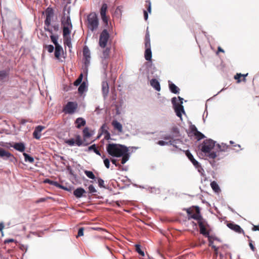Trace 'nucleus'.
<instances>
[{
  "label": "nucleus",
  "mask_w": 259,
  "mask_h": 259,
  "mask_svg": "<svg viewBox=\"0 0 259 259\" xmlns=\"http://www.w3.org/2000/svg\"><path fill=\"white\" fill-rule=\"evenodd\" d=\"M106 150L110 155L116 157H121L128 152V149L126 146L114 143L108 144L106 146Z\"/></svg>",
  "instance_id": "1"
},
{
  "label": "nucleus",
  "mask_w": 259,
  "mask_h": 259,
  "mask_svg": "<svg viewBox=\"0 0 259 259\" xmlns=\"http://www.w3.org/2000/svg\"><path fill=\"white\" fill-rule=\"evenodd\" d=\"M215 141L210 139H206L199 146V148L203 153L208 154L209 158L214 159L217 157L216 152H210V151L215 147Z\"/></svg>",
  "instance_id": "2"
},
{
  "label": "nucleus",
  "mask_w": 259,
  "mask_h": 259,
  "mask_svg": "<svg viewBox=\"0 0 259 259\" xmlns=\"http://www.w3.org/2000/svg\"><path fill=\"white\" fill-rule=\"evenodd\" d=\"M184 99L179 96L178 98L173 97L171 99V103L173 105L175 112L177 116L182 118L183 113H185L184 106H183Z\"/></svg>",
  "instance_id": "3"
},
{
  "label": "nucleus",
  "mask_w": 259,
  "mask_h": 259,
  "mask_svg": "<svg viewBox=\"0 0 259 259\" xmlns=\"http://www.w3.org/2000/svg\"><path fill=\"white\" fill-rule=\"evenodd\" d=\"M61 24L63 25V35H69L71 33V30L72 28L69 12H68V15L64 16L61 19Z\"/></svg>",
  "instance_id": "4"
},
{
  "label": "nucleus",
  "mask_w": 259,
  "mask_h": 259,
  "mask_svg": "<svg viewBox=\"0 0 259 259\" xmlns=\"http://www.w3.org/2000/svg\"><path fill=\"white\" fill-rule=\"evenodd\" d=\"M88 27L92 32L96 30L99 26V20L95 13H90L87 17Z\"/></svg>",
  "instance_id": "5"
},
{
  "label": "nucleus",
  "mask_w": 259,
  "mask_h": 259,
  "mask_svg": "<svg viewBox=\"0 0 259 259\" xmlns=\"http://www.w3.org/2000/svg\"><path fill=\"white\" fill-rule=\"evenodd\" d=\"M145 41V46L146 48L145 58L147 61H150L152 58V51L151 49L150 34L148 31V28L147 29Z\"/></svg>",
  "instance_id": "6"
},
{
  "label": "nucleus",
  "mask_w": 259,
  "mask_h": 259,
  "mask_svg": "<svg viewBox=\"0 0 259 259\" xmlns=\"http://www.w3.org/2000/svg\"><path fill=\"white\" fill-rule=\"evenodd\" d=\"M185 153L186 155L189 159V160L192 163L195 167L197 169L198 171L201 174L203 175L204 172V169L201 167L200 164L194 158L193 155L190 152L189 150L183 151Z\"/></svg>",
  "instance_id": "7"
},
{
  "label": "nucleus",
  "mask_w": 259,
  "mask_h": 259,
  "mask_svg": "<svg viewBox=\"0 0 259 259\" xmlns=\"http://www.w3.org/2000/svg\"><path fill=\"white\" fill-rule=\"evenodd\" d=\"M110 35L107 29H104L100 35L99 45L102 48H104L107 45Z\"/></svg>",
  "instance_id": "8"
},
{
  "label": "nucleus",
  "mask_w": 259,
  "mask_h": 259,
  "mask_svg": "<svg viewBox=\"0 0 259 259\" xmlns=\"http://www.w3.org/2000/svg\"><path fill=\"white\" fill-rule=\"evenodd\" d=\"M77 107V104L75 102H68L63 109V111L65 113L73 114Z\"/></svg>",
  "instance_id": "9"
},
{
  "label": "nucleus",
  "mask_w": 259,
  "mask_h": 259,
  "mask_svg": "<svg viewBox=\"0 0 259 259\" xmlns=\"http://www.w3.org/2000/svg\"><path fill=\"white\" fill-rule=\"evenodd\" d=\"M46 18L45 20V25L50 26L51 25L52 18L54 16V10L52 8H48L46 11Z\"/></svg>",
  "instance_id": "10"
},
{
  "label": "nucleus",
  "mask_w": 259,
  "mask_h": 259,
  "mask_svg": "<svg viewBox=\"0 0 259 259\" xmlns=\"http://www.w3.org/2000/svg\"><path fill=\"white\" fill-rule=\"evenodd\" d=\"M108 8L107 5L104 3L100 10V15L101 16L102 20L106 24H108V19L106 15V11Z\"/></svg>",
  "instance_id": "11"
},
{
  "label": "nucleus",
  "mask_w": 259,
  "mask_h": 259,
  "mask_svg": "<svg viewBox=\"0 0 259 259\" xmlns=\"http://www.w3.org/2000/svg\"><path fill=\"white\" fill-rule=\"evenodd\" d=\"M45 128V127L42 125H38L36 126L33 133V138L36 140L40 139L41 137V132Z\"/></svg>",
  "instance_id": "12"
},
{
  "label": "nucleus",
  "mask_w": 259,
  "mask_h": 259,
  "mask_svg": "<svg viewBox=\"0 0 259 259\" xmlns=\"http://www.w3.org/2000/svg\"><path fill=\"white\" fill-rule=\"evenodd\" d=\"M227 226L229 228L235 231L237 233H244V231L238 225L230 223H228Z\"/></svg>",
  "instance_id": "13"
},
{
  "label": "nucleus",
  "mask_w": 259,
  "mask_h": 259,
  "mask_svg": "<svg viewBox=\"0 0 259 259\" xmlns=\"http://www.w3.org/2000/svg\"><path fill=\"white\" fill-rule=\"evenodd\" d=\"M85 193V190L81 187L77 188L73 191V195L77 198L84 196V194Z\"/></svg>",
  "instance_id": "14"
},
{
  "label": "nucleus",
  "mask_w": 259,
  "mask_h": 259,
  "mask_svg": "<svg viewBox=\"0 0 259 259\" xmlns=\"http://www.w3.org/2000/svg\"><path fill=\"white\" fill-rule=\"evenodd\" d=\"M102 91L103 97L105 99L109 93V85L107 81H103L102 82Z\"/></svg>",
  "instance_id": "15"
},
{
  "label": "nucleus",
  "mask_w": 259,
  "mask_h": 259,
  "mask_svg": "<svg viewBox=\"0 0 259 259\" xmlns=\"http://www.w3.org/2000/svg\"><path fill=\"white\" fill-rule=\"evenodd\" d=\"M150 85L157 91H160L161 88L159 82L156 79L153 78L150 80Z\"/></svg>",
  "instance_id": "16"
},
{
  "label": "nucleus",
  "mask_w": 259,
  "mask_h": 259,
  "mask_svg": "<svg viewBox=\"0 0 259 259\" xmlns=\"http://www.w3.org/2000/svg\"><path fill=\"white\" fill-rule=\"evenodd\" d=\"M91 58H83V65L82 66V69L84 73L87 74L88 72V68L90 64Z\"/></svg>",
  "instance_id": "17"
},
{
  "label": "nucleus",
  "mask_w": 259,
  "mask_h": 259,
  "mask_svg": "<svg viewBox=\"0 0 259 259\" xmlns=\"http://www.w3.org/2000/svg\"><path fill=\"white\" fill-rule=\"evenodd\" d=\"M169 83V88L170 92L175 94H177L179 93L180 89L174 83L168 81Z\"/></svg>",
  "instance_id": "18"
},
{
  "label": "nucleus",
  "mask_w": 259,
  "mask_h": 259,
  "mask_svg": "<svg viewBox=\"0 0 259 259\" xmlns=\"http://www.w3.org/2000/svg\"><path fill=\"white\" fill-rule=\"evenodd\" d=\"M63 52V50L62 46L60 45L56 46L55 49V56L59 60L61 53Z\"/></svg>",
  "instance_id": "19"
},
{
  "label": "nucleus",
  "mask_w": 259,
  "mask_h": 259,
  "mask_svg": "<svg viewBox=\"0 0 259 259\" xmlns=\"http://www.w3.org/2000/svg\"><path fill=\"white\" fill-rule=\"evenodd\" d=\"M64 38V44L65 46H67L69 49L72 48V42H71V38L69 35H63Z\"/></svg>",
  "instance_id": "20"
},
{
  "label": "nucleus",
  "mask_w": 259,
  "mask_h": 259,
  "mask_svg": "<svg viewBox=\"0 0 259 259\" xmlns=\"http://www.w3.org/2000/svg\"><path fill=\"white\" fill-rule=\"evenodd\" d=\"M112 125L114 128L117 130L119 132L121 133L122 132V124L116 120H114L112 122Z\"/></svg>",
  "instance_id": "21"
},
{
  "label": "nucleus",
  "mask_w": 259,
  "mask_h": 259,
  "mask_svg": "<svg viewBox=\"0 0 259 259\" xmlns=\"http://www.w3.org/2000/svg\"><path fill=\"white\" fill-rule=\"evenodd\" d=\"M75 123L77 124L76 127L79 128L81 126L85 125L86 121L83 118L78 117L76 119Z\"/></svg>",
  "instance_id": "22"
},
{
  "label": "nucleus",
  "mask_w": 259,
  "mask_h": 259,
  "mask_svg": "<svg viewBox=\"0 0 259 259\" xmlns=\"http://www.w3.org/2000/svg\"><path fill=\"white\" fill-rule=\"evenodd\" d=\"M87 90V86L86 85L85 82L83 81L81 83L80 86L78 88V93L80 95L82 94L84 92Z\"/></svg>",
  "instance_id": "23"
},
{
  "label": "nucleus",
  "mask_w": 259,
  "mask_h": 259,
  "mask_svg": "<svg viewBox=\"0 0 259 259\" xmlns=\"http://www.w3.org/2000/svg\"><path fill=\"white\" fill-rule=\"evenodd\" d=\"M23 155L24 157V160L26 162L33 163L34 161V158L28 154L23 152Z\"/></svg>",
  "instance_id": "24"
},
{
  "label": "nucleus",
  "mask_w": 259,
  "mask_h": 259,
  "mask_svg": "<svg viewBox=\"0 0 259 259\" xmlns=\"http://www.w3.org/2000/svg\"><path fill=\"white\" fill-rule=\"evenodd\" d=\"M83 58H91L90 51L87 46H84L83 49Z\"/></svg>",
  "instance_id": "25"
},
{
  "label": "nucleus",
  "mask_w": 259,
  "mask_h": 259,
  "mask_svg": "<svg viewBox=\"0 0 259 259\" xmlns=\"http://www.w3.org/2000/svg\"><path fill=\"white\" fill-rule=\"evenodd\" d=\"M210 186L212 190L215 192H219L220 191V187L216 182L213 181L211 182Z\"/></svg>",
  "instance_id": "26"
},
{
  "label": "nucleus",
  "mask_w": 259,
  "mask_h": 259,
  "mask_svg": "<svg viewBox=\"0 0 259 259\" xmlns=\"http://www.w3.org/2000/svg\"><path fill=\"white\" fill-rule=\"evenodd\" d=\"M83 135L84 140L86 138H90L92 136V134L89 132V128L88 127H86L83 129Z\"/></svg>",
  "instance_id": "27"
},
{
  "label": "nucleus",
  "mask_w": 259,
  "mask_h": 259,
  "mask_svg": "<svg viewBox=\"0 0 259 259\" xmlns=\"http://www.w3.org/2000/svg\"><path fill=\"white\" fill-rule=\"evenodd\" d=\"M217 146L220 151H226L228 148L229 146L226 144L222 143L221 144H218Z\"/></svg>",
  "instance_id": "28"
},
{
  "label": "nucleus",
  "mask_w": 259,
  "mask_h": 259,
  "mask_svg": "<svg viewBox=\"0 0 259 259\" xmlns=\"http://www.w3.org/2000/svg\"><path fill=\"white\" fill-rule=\"evenodd\" d=\"M11 156L10 152L5 150L3 148H0V157L9 158Z\"/></svg>",
  "instance_id": "29"
},
{
  "label": "nucleus",
  "mask_w": 259,
  "mask_h": 259,
  "mask_svg": "<svg viewBox=\"0 0 259 259\" xmlns=\"http://www.w3.org/2000/svg\"><path fill=\"white\" fill-rule=\"evenodd\" d=\"M121 157V164H124L128 160L130 157V153L127 152L122 155Z\"/></svg>",
  "instance_id": "30"
},
{
  "label": "nucleus",
  "mask_w": 259,
  "mask_h": 259,
  "mask_svg": "<svg viewBox=\"0 0 259 259\" xmlns=\"http://www.w3.org/2000/svg\"><path fill=\"white\" fill-rule=\"evenodd\" d=\"M89 151L93 150L97 155H98L99 156L101 155V154L99 150H98L96 147V144H93L88 148Z\"/></svg>",
  "instance_id": "31"
},
{
  "label": "nucleus",
  "mask_w": 259,
  "mask_h": 259,
  "mask_svg": "<svg viewBox=\"0 0 259 259\" xmlns=\"http://www.w3.org/2000/svg\"><path fill=\"white\" fill-rule=\"evenodd\" d=\"M200 233L205 236L207 238H209L210 237L209 232L206 231V227L200 228Z\"/></svg>",
  "instance_id": "32"
},
{
  "label": "nucleus",
  "mask_w": 259,
  "mask_h": 259,
  "mask_svg": "<svg viewBox=\"0 0 259 259\" xmlns=\"http://www.w3.org/2000/svg\"><path fill=\"white\" fill-rule=\"evenodd\" d=\"M202 218V216L199 213H198V214H195V213L192 214V213L191 214V215L188 216V219L189 220L191 219H193L194 220L197 221V222H198V220H200Z\"/></svg>",
  "instance_id": "33"
},
{
  "label": "nucleus",
  "mask_w": 259,
  "mask_h": 259,
  "mask_svg": "<svg viewBox=\"0 0 259 259\" xmlns=\"http://www.w3.org/2000/svg\"><path fill=\"white\" fill-rule=\"evenodd\" d=\"M197 223L200 228L206 227L208 225L206 221L203 218H202L200 220H198Z\"/></svg>",
  "instance_id": "34"
},
{
  "label": "nucleus",
  "mask_w": 259,
  "mask_h": 259,
  "mask_svg": "<svg viewBox=\"0 0 259 259\" xmlns=\"http://www.w3.org/2000/svg\"><path fill=\"white\" fill-rule=\"evenodd\" d=\"M110 50L109 48H106L103 52L102 58L103 59H107L109 56Z\"/></svg>",
  "instance_id": "35"
},
{
  "label": "nucleus",
  "mask_w": 259,
  "mask_h": 259,
  "mask_svg": "<svg viewBox=\"0 0 259 259\" xmlns=\"http://www.w3.org/2000/svg\"><path fill=\"white\" fill-rule=\"evenodd\" d=\"M85 175L90 179L95 180L96 179L95 176L92 171L85 170L84 171Z\"/></svg>",
  "instance_id": "36"
},
{
  "label": "nucleus",
  "mask_w": 259,
  "mask_h": 259,
  "mask_svg": "<svg viewBox=\"0 0 259 259\" xmlns=\"http://www.w3.org/2000/svg\"><path fill=\"white\" fill-rule=\"evenodd\" d=\"M25 149V144L23 143H17V151L19 152H24Z\"/></svg>",
  "instance_id": "37"
},
{
  "label": "nucleus",
  "mask_w": 259,
  "mask_h": 259,
  "mask_svg": "<svg viewBox=\"0 0 259 259\" xmlns=\"http://www.w3.org/2000/svg\"><path fill=\"white\" fill-rule=\"evenodd\" d=\"M107 128H108V127H107V125L105 123H104V124H103L101 126L100 129H101V130L102 131V133L103 134H105L108 135V136L109 137L110 136V133L108 131Z\"/></svg>",
  "instance_id": "38"
},
{
  "label": "nucleus",
  "mask_w": 259,
  "mask_h": 259,
  "mask_svg": "<svg viewBox=\"0 0 259 259\" xmlns=\"http://www.w3.org/2000/svg\"><path fill=\"white\" fill-rule=\"evenodd\" d=\"M83 78V74L82 73H81L79 77L77 78V79L75 80V81L74 82L73 84L75 86H78L79 84H81V81Z\"/></svg>",
  "instance_id": "39"
},
{
  "label": "nucleus",
  "mask_w": 259,
  "mask_h": 259,
  "mask_svg": "<svg viewBox=\"0 0 259 259\" xmlns=\"http://www.w3.org/2000/svg\"><path fill=\"white\" fill-rule=\"evenodd\" d=\"M50 38H51L52 41L54 44L55 46L59 45L58 42V36L57 35H51L50 36Z\"/></svg>",
  "instance_id": "40"
},
{
  "label": "nucleus",
  "mask_w": 259,
  "mask_h": 259,
  "mask_svg": "<svg viewBox=\"0 0 259 259\" xmlns=\"http://www.w3.org/2000/svg\"><path fill=\"white\" fill-rule=\"evenodd\" d=\"M136 251L141 255L144 256L145 255V253L144 251H143L141 248V245L140 244H136Z\"/></svg>",
  "instance_id": "41"
},
{
  "label": "nucleus",
  "mask_w": 259,
  "mask_h": 259,
  "mask_svg": "<svg viewBox=\"0 0 259 259\" xmlns=\"http://www.w3.org/2000/svg\"><path fill=\"white\" fill-rule=\"evenodd\" d=\"M75 144L78 146H80L83 145V142L81 139L80 136L79 135H77L76 136L75 139Z\"/></svg>",
  "instance_id": "42"
},
{
  "label": "nucleus",
  "mask_w": 259,
  "mask_h": 259,
  "mask_svg": "<svg viewBox=\"0 0 259 259\" xmlns=\"http://www.w3.org/2000/svg\"><path fill=\"white\" fill-rule=\"evenodd\" d=\"M194 135L196 137L198 140H200L205 138V136L199 131H197V133H194Z\"/></svg>",
  "instance_id": "43"
},
{
  "label": "nucleus",
  "mask_w": 259,
  "mask_h": 259,
  "mask_svg": "<svg viewBox=\"0 0 259 259\" xmlns=\"http://www.w3.org/2000/svg\"><path fill=\"white\" fill-rule=\"evenodd\" d=\"M8 75V73L5 71H0V81H2L5 79Z\"/></svg>",
  "instance_id": "44"
},
{
  "label": "nucleus",
  "mask_w": 259,
  "mask_h": 259,
  "mask_svg": "<svg viewBox=\"0 0 259 259\" xmlns=\"http://www.w3.org/2000/svg\"><path fill=\"white\" fill-rule=\"evenodd\" d=\"M88 190H89V193H90L91 194H94L95 193H96L97 192V190L96 189V188L93 185H90L88 187Z\"/></svg>",
  "instance_id": "45"
},
{
  "label": "nucleus",
  "mask_w": 259,
  "mask_h": 259,
  "mask_svg": "<svg viewBox=\"0 0 259 259\" xmlns=\"http://www.w3.org/2000/svg\"><path fill=\"white\" fill-rule=\"evenodd\" d=\"M65 143L70 146H73L75 144V141L73 138L67 140Z\"/></svg>",
  "instance_id": "46"
},
{
  "label": "nucleus",
  "mask_w": 259,
  "mask_h": 259,
  "mask_svg": "<svg viewBox=\"0 0 259 259\" xmlns=\"http://www.w3.org/2000/svg\"><path fill=\"white\" fill-rule=\"evenodd\" d=\"M98 180V184L100 188H105V186H104V181L101 178H98L97 179Z\"/></svg>",
  "instance_id": "47"
},
{
  "label": "nucleus",
  "mask_w": 259,
  "mask_h": 259,
  "mask_svg": "<svg viewBox=\"0 0 259 259\" xmlns=\"http://www.w3.org/2000/svg\"><path fill=\"white\" fill-rule=\"evenodd\" d=\"M45 48L50 53H52L54 50V47L52 45L46 46Z\"/></svg>",
  "instance_id": "48"
},
{
  "label": "nucleus",
  "mask_w": 259,
  "mask_h": 259,
  "mask_svg": "<svg viewBox=\"0 0 259 259\" xmlns=\"http://www.w3.org/2000/svg\"><path fill=\"white\" fill-rule=\"evenodd\" d=\"M177 141H179V140H172L169 141V145L173 146L174 147L178 148L177 146L176 145L177 144Z\"/></svg>",
  "instance_id": "49"
},
{
  "label": "nucleus",
  "mask_w": 259,
  "mask_h": 259,
  "mask_svg": "<svg viewBox=\"0 0 259 259\" xmlns=\"http://www.w3.org/2000/svg\"><path fill=\"white\" fill-rule=\"evenodd\" d=\"M103 162L105 167L109 168L110 167V160L108 158H105Z\"/></svg>",
  "instance_id": "50"
},
{
  "label": "nucleus",
  "mask_w": 259,
  "mask_h": 259,
  "mask_svg": "<svg viewBox=\"0 0 259 259\" xmlns=\"http://www.w3.org/2000/svg\"><path fill=\"white\" fill-rule=\"evenodd\" d=\"M173 133L175 134V137H178L179 136V130L178 127H174L172 129Z\"/></svg>",
  "instance_id": "51"
},
{
  "label": "nucleus",
  "mask_w": 259,
  "mask_h": 259,
  "mask_svg": "<svg viewBox=\"0 0 259 259\" xmlns=\"http://www.w3.org/2000/svg\"><path fill=\"white\" fill-rule=\"evenodd\" d=\"M150 191L151 193H159L160 192V189L159 188H156L155 187L150 188Z\"/></svg>",
  "instance_id": "52"
},
{
  "label": "nucleus",
  "mask_w": 259,
  "mask_h": 259,
  "mask_svg": "<svg viewBox=\"0 0 259 259\" xmlns=\"http://www.w3.org/2000/svg\"><path fill=\"white\" fill-rule=\"evenodd\" d=\"M157 144H158L160 146H162L168 145H169V141L166 142V141L160 140L157 142Z\"/></svg>",
  "instance_id": "53"
},
{
  "label": "nucleus",
  "mask_w": 259,
  "mask_h": 259,
  "mask_svg": "<svg viewBox=\"0 0 259 259\" xmlns=\"http://www.w3.org/2000/svg\"><path fill=\"white\" fill-rule=\"evenodd\" d=\"M83 228H80L79 229L77 237L82 236L83 235Z\"/></svg>",
  "instance_id": "54"
},
{
  "label": "nucleus",
  "mask_w": 259,
  "mask_h": 259,
  "mask_svg": "<svg viewBox=\"0 0 259 259\" xmlns=\"http://www.w3.org/2000/svg\"><path fill=\"white\" fill-rule=\"evenodd\" d=\"M163 138L165 140H172L174 138V136H172L171 135H166L163 136Z\"/></svg>",
  "instance_id": "55"
},
{
  "label": "nucleus",
  "mask_w": 259,
  "mask_h": 259,
  "mask_svg": "<svg viewBox=\"0 0 259 259\" xmlns=\"http://www.w3.org/2000/svg\"><path fill=\"white\" fill-rule=\"evenodd\" d=\"M191 131L194 134V133H197V128L194 125H192L190 126Z\"/></svg>",
  "instance_id": "56"
},
{
  "label": "nucleus",
  "mask_w": 259,
  "mask_h": 259,
  "mask_svg": "<svg viewBox=\"0 0 259 259\" xmlns=\"http://www.w3.org/2000/svg\"><path fill=\"white\" fill-rule=\"evenodd\" d=\"M116 161H117V160L116 159H111V162L113 164H114L116 166H117L118 167H121V165L120 164H119V163H117L116 162Z\"/></svg>",
  "instance_id": "57"
},
{
  "label": "nucleus",
  "mask_w": 259,
  "mask_h": 259,
  "mask_svg": "<svg viewBox=\"0 0 259 259\" xmlns=\"http://www.w3.org/2000/svg\"><path fill=\"white\" fill-rule=\"evenodd\" d=\"M242 77L241 73H237V74L235 76L234 78L236 79H237V82H240L241 81L240 78Z\"/></svg>",
  "instance_id": "58"
},
{
  "label": "nucleus",
  "mask_w": 259,
  "mask_h": 259,
  "mask_svg": "<svg viewBox=\"0 0 259 259\" xmlns=\"http://www.w3.org/2000/svg\"><path fill=\"white\" fill-rule=\"evenodd\" d=\"M52 27L55 31H58L59 30V25L58 24H55L52 25Z\"/></svg>",
  "instance_id": "59"
},
{
  "label": "nucleus",
  "mask_w": 259,
  "mask_h": 259,
  "mask_svg": "<svg viewBox=\"0 0 259 259\" xmlns=\"http://www.w3.org/2000/svg\"><path fill=\"white\" fill-rule=\"evenodd\" d=\"M249 247H250V249L253 251H254L255 250V248L253 246L252 241L250 240L249 243Z\"/></svg>",
  "instance_id": "60"
},
{
  "label": "nucleus",
  "mask_w": 259,
  "mask_h": 259,
  "mask_svg": "<svg viewBox=\"0 0 259 259\" xmlns=\"http://www.w3.org/2000/svg\"><path fill=\"white\" fill-rule=\"evenodd\" d=\"M53 181L50 180L49 179H46L44 181V183L49 184L52 185Z\"/></svg>",
  "instance_id": "61"
},
{
  "label": "nucleus",
  "mask_w": 259,
  "mask_h": 259,
  "mask_svg": "<svg viewBox=\"0 0 259 259\" xmlns=\"http://www.w3.org/2000/svg\"><path fill=\"white\" fill-rule=\"evenodd\" d=\"M208 239L209 241V246L212 247L213 245V241L211 240V239H212V236H210V237L209 238H208Z\"/></svg>",
  "instance_id": "62"
},
{
  "label": "nucleus",
  "mask_w": 259,
  "mask_h": 259,
  "mask_svg": "<svg viewBox=\"0 0 259 259\" xmlns=\"http://www.w3.org/2000/svg\"><path fill=\"white\" fill-rule=\"evenodd\" d=\"M144 17L145 20H147L148 18V12L145 10L144 11Z\"/></svg>",
  "instance_id": "63"
},
{
  "label": "nucleus",
  "mask_w": 259,
  "mask_h": 259,
  "mask_svg": "<svg viewBox=\"0 0 259 259\" xmlns=\"http://www.w3.org/2000/svg\"><path fill=\"white\" fill-rule=\"evenodd\" d=\"M186 210L187 211V214H188V216L191 215L192 214V211L190 208L186 209Z\"/></svg>",
  "instance_id": "64"
}]
</instances>
